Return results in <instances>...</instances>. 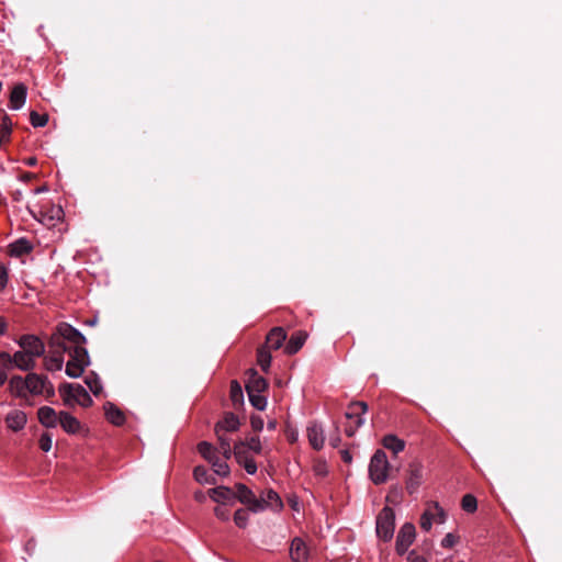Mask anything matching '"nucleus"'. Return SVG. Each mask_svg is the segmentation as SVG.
I'll use <instances>...</instances> for the list:
<instances>
[{
    "mask_svg": "<svg viewBox=\"0 0 562 562\" xmlns=\"http://www.w3.org/2000/svg\"><path fill=\"white\" fill-rule=\"evenodd\" d=\"M340 454L345 463H350L352 461V457L348 450H341Z\"/></svg>",
    "mask_w": 562,
    "mask_h": 562,
    "instance_id": "obj_57",
    "label": "nucleus"
},
{
    "mask_svg": "<svg viewBox=\"0 0 562 562\" xmlns=\"http://www.w3.org/2000/svg\"><path fill=\"white\" fill-rule=\"evenodd\" d=\"M416 537L415 526L412 522H405L396 537L395 550L397 554L403 555L414 542Z\"/></svg>",
    "mask_w": 562,
    "mask_h": 562,
    "instance_id": "obj_11",
    "label": "nucleus"
},
{
    "mask_svg": "<svg viewBox=\"0 0 562 562\" xmlns=\"http://www.w3.org/2000/svg\"><path fill=\"white\" fill-rule=\"evenodd\" d=\"M36 178L35 173L32 172H23L20 177L21 181L27 182Z\"/></svg>",
    "mask_w": 562,
    "mask_h": 562,
    "instance_id": "obj_56",
    "label": "nucleus"
},
{
    "mask_svg": "<svg viewBox=\"0 0 562 562\" xmlns=\"http://www.w3.org/2000/svg\"><path fill=\"white\" fill-rule=\"evenodd\" d=\"M461 507L467 513H474L477 508V501L472 494H465L462 497Z\"/></svg>",
    "mask_w": 562,
    "mask_h": 562,
    "instance_id": "obj_37",
    "label": "nucleus"
},
{
    "mask_svg": "<svg viewBox=\"0 0 562 562\" xmlns=\"http://www.w3.org/2000/svg\"><path fill=\"white\" fill-rule=\"evenodd\" d=\"M246 391L247 393H262L268 387V382L259 375L256 369H249L246 372Z\"/></svg>",
    "mask_w": 562,
    "mask_h": 562,
    "instance_id": "obj_13",
    "label": "nucleus"
},
{
    "mask_svg": "<svg viewBox=\"0 0 562 562\" xmlns=\"http://www.w3.org/2000/svg\"><path fill=\"white\" fill-rule=\"evenodd\" d=\"M250 424L255 431H261L263 428V419L258 415H251Z\"/></svg>",
    "mask_w": 562,
    "mask_h": 562,
    "instance_id": "obj_50",
    "label": "nucleus"
},
{
    "mask_svg": "<svg viewBox=\"0 0 562 562\" xmlns=\"http://www.w3.org/2000/svg\"><path fill=\"white\" fill-rule=\"evenodd\" d=\"M215 434L218 439V445H220L218 449H220L221 453L223 454V457L226 460L231 459V457L233 456V450L231 448L229 440L227 438H225L224 434L220 432V427H215Z\"/></svg>",
    "mask_w": 562,
    "mask_h": 562,
    "instance_id": "obj_34",
    "label": "nucleus"
},
{
    "mask_svg": "<svg viewBox=\"0 0 562 562\" xmlns=\"http://www.w3.org/2000/svg\"><path fill=\"white\" fill-rule=\"evenodd\" d=\"M341 439L339 436L338 426H336V434L330 437L329 442L334 448H337L340 443Z\"/></svg>",
    "mask_w": 562,
    "mask_h": 562,
    "instance_id": "obj_54",
    "label": "nucleus"
},
{
    "mask_svg": "<svg viewBox=\"0 0 562 562\" xmlns=\"http://www.w3.org/2000/svg\"><path fill=\"white\" fill-rule=\"evenodd\" d=\"M234 521L239 528H245L248 524L247 509L238 508L234 514Z\"/></svg>",
    "mask_w": 562,
    "mask_h": 562,
    "instance_id": "obj_43",
    "label": "nucleus"
},
{
    "mask_svg": "<svg viewBox=\"0 0 562 562\" xmlns=\"http://www.w3.org/2000/svg\"><path fill=\"white\" fill-rule=\"evenodd\" d=\"M207 494L211 499L223 505L232 504L234 499L233 490L223 485L210 488Z\"/></svg>",
    "mask_w": 562,
    "mask_h": 562,
    "instance_id": "obj_16",
    "label": "nucleus"
},
{
    "mask_svg": "<svg viewBox=\"0 0 562 562\" xmlns=\"http://www.w3.org/2000/svg\"><path fill=\"white\" fill-rule=\"evenodd\" d=\"M375 525L376 536L385 542L390 541L395 528L394 510L389 506L383 507L376 517Z\"/></svg>",
    "mask_w": 562,
    "mask_h": 562,
    "instance_id": "obj_6",
    "label": "nucleus"
},
{
    "mask_svg": "<svg viewBox=\"0 0 562 562\" xmlns=\"http://www.w3.org/2000/svg\"><path fill=\"white\" fill-rule=\"evenodd\" d=\"M11 196L14 202H21L23 200V193L21 190L12 191Z\"/></svg>",
    "mask_w": 562,
    "mask_h": 562,
    "instance_id": "obj_55",
    "label": "nucleus"
},
{
    "mask_svg": "<svg viewBox=\"0 0 562 562\" xmlns=\"http://www.w3.org/2000/svg\"><path fill=\"white\" fill-rule=\"evenodd\" d=\"M432 526L431 514L429 510H425L420 517V528L424 531H430Z\"/></svg>",
    "mask_w": 562,
    "mask_h": 562,
    "instance_id": "obj_47",
    "label": "nucleus"
},
{
    "mask_svg": "<svg viewBox=\"0 0 562 562\" xmlns=\"http://www.w3.org/2000/svg\"><path fill=\"white\" fill-rule=\"evenodd\" d=\"M198 451L209 462L217 458L216 449L207 441H201L198 445Z\"/></svg>",
    "mask_w": 562,
    "mask_h": 562,
    "instance_id": "obj_35",
    "label": "nucleus"
},
{
    "mask_svg": "<svg viewBox=\"0 0 562 562\" xmlns=\"http://www.w3.org/2000/svg\"><path fill=\"white\" fill-rule=\"evenodd\" d=\"M252 459L248 456L243 458L241 460H236L238 464L243 465L245 468V464H247V461H251Z\"/></svg>",
    "mask_w": 562,
    "mask_h": 562,
    "instance_id": "obj_63",
    "label": "nucleus"
},
{
    "mask_svg": "<svg viewBox=\"0 0 562 562\" xmlns=\"http://www.w3.org/2000/svg\"><path fill=\"white\" fill-rule=\"evenodd\" d=\"M52 436L48 432H44L38 441L40 448L45 452L49 451L52 448Z\"/></svg>",
    "mask_w": 562,
    "mask_h": 562,
    "instance_id": "obj_48",
    "label": "nucleus"
},
{
    "mask_svg": "<svg viewBox=\"0 0 562 562\" xmlns=\"http://www.w3.org/2000/svg\"><path fill=\"white\" fill-rule=\"evenodd\" d=\"M252 459L248 456L243 458L241 460H236L238 464L243 465L245 468V464H247V461H251Z\"/></svg>",
    "mask_w": 562,
    "mask_h": 562,
    "instance_id": "obj_64",
    "label": "nucleus"
},
{
    "mask_svg": "<svg viewBox=\"0 0 562 562\" xmlns=\"http://www.w3.org/2000/svg\"><path fill=\"white\" fill-rule=\"evenodd\" d=\"M459 542V536L456 533L449 532L445 536L441 541V547L446 549H450L454 547Z\"/></svg>",
    "mask_w": 562,
    "mask_h": 562,
    "instance_id": "obj_46",
    "label": "nucleus"
},
{
    "mask_svg": "<svg viewBox=\"0 0 562 562\" xmlns=\"http://www.w3.org/2000/svg\"><path fill=\"white\" fill-rule=\"evenodd\" d=\"M58 423L60 424L63 429L68 434H76L80 429V422L67 412L59 413Z\"/></svg>",
    "mask_w": 562,
    "mask_h": 562,
    "instance_id": "obj_25",
    "label": "nucleus"
},
{
    "mask_svg": "<svg viewBox=\"0 0 562 562\" xmlns=\"http://www.w3.org/2000/svg\"><path fill=\"white\" fill-rule=\"evenodd\" d=\"M214 514L218 519L223 521L229 520V512L221 506H216L214 508Z\"/></svg>",
    "mask_w": 562,
    "mask_h": 562,
    "instance_id": "obj_51",
    "label": "nucleus"
},
{
    "mask_svg": "<svg viewBox=\"0 0 562 562\" xmlns=\"http://www.w3.org/2000/svg\"><path fill=\"white\" fill-rule=\"evenodd\" d=\"M233 456L236 460H241L243 458L248 456V449L243 443V440H239L235 443L233 449Z\"/></svg>",
    "mask_w": 562,
    "mask_h": 562,
    "instance_id": "obj_45",
    "label": "nucleus"
},
{
    "mask_svg": "<svg viewBox=\"0 0 562 562\" xmlns=\"http://www.w3.org/2000/svg\"><path fill=\"white\" fill-rule=\"evenodd\" d=\"M12 367L22 371H31L36 366V360L32 359L23 349L11 356Z\"/></svg>",
    "mask_w": 562,
    "mask_h": 562,
    "instance_id": "obj_17",
    "label": "nucleus"
},
{
    "mask_svg": "<svg viewBox=\"0 0 562 562\" xmlns=\"http://www.w3.org/2000/svg\"><path fill=\"white\" fill-rule=\"evenodd\" d=\"M70 357L66 363V374L69 378H79L90 364V357L87 349H68Z\"/></svg>",
    "mask_w": 562,
    "mask_h": 562,
    "instance_id": "obj_4",
    "label": "nucleus"
},
{
    "mask_svg": "<svg viewBox=\"0 0 562 562\" xmlns=\"http://www.w3.org/2000/svg\"><path fill=\"white\" fill-rule=\"evenodd\" d=\"M24 164L29 167H33L37 164L36 157H29L24 160Z\"/></svg>",
    "mask_w": 562,
    "mask_h": 562,
    "instance_id": "obj_60",
    "label": "nucleus"
},
{
    "mask_svg": "<svg viewBox=\"0 0 562 562\" xmlns=\"http://www.w3.org/2000/svg\"><path fill=\"white\" fill-rule=\"evenodd\" d=\"M238 417L233 413H226L223 420L218 422L215 427H220V432L236 431L239 428Z\"/></svg>",
    "mask_w": 562,
    "mask_h": 562,
    "instance_id": "obj_27",
    "label": "nucleus"
},
{
    "mask_svg": "<svg viewBox=\"0 0 562 562\" xmlns=\"http://www.w3.org/2000/svg\"><path fill=\"white\" fill-rule=\"evenodd\" d=\"M12 368L11 355L5 351L0 352V386L8 380L7 371Z\"/></svg>",
    "mask_w": 562,
    "mask_h": 562,
    "instance_id": "obj_31",
    "label": "nucleus"
},
{
    "mask_svg": "<svg viewBox=\"0 0 562 562\" xmlns=\"http://www.w3.org/2000/svg\"><path fill=\"white\" fill-rule=\"evenodd\" d=\"M58 391L63 397L64 404L67 406H74L75 402L82 407H90L93 404L91 396L80 384L65 382L59 385Z\"/></svg>",
    "mask_w": 562,
    "mask_h": 562,
    "instance_id": "obj_2",
    "label": "nucleus"
},
{
    "mask_svg": "<svg viewBox=\"0 0 562 562\" xmlns=\"http://www.w3.org/2000/svg\"><path fill=\"white\" fill-rule=\"evenodd\" d=\"M307 439L310 445L315 450H321L324 447L325 434L321 424L311 422L306 428Z\"/></svg>",
    "mask_w": 562,
    "mask_h": 562,
    "instance_id": "obj_14",
    "label": "nucleus"
},
{
    "mask_svg": "<svg viewBox=\"0 0 562 562\" xmlns=\"http://www.w3.org/2000/svg\"><path fill=\"white\" fill-rule=\"evenodd\" d=\"M368 411V404L366 402H352L348 406V411L346 412L345 416L347 419L356 418V426H346L345 427V434L348 437H352L357 429L363 425V419L361 418V415L364 414Z\"/></svg>",
    "mask_w": 562,
    "mask_h": 562,
    "instance_id": "obj_8",
    "label": "nucleus"
},
{
    "mask_svg": "<svg viewBox=\"0 0 562 562\" xmlns=\"http://www.w3.org/2000/svg\"><path fill=\"white\" fill-rule=\"evenodd\" d=\"M257 362L262 371L268 372L271 363V353L265 346L259 347L257 350Z\"/></svg>",
    "mask_w": 562,
    "mask_h": 562,
    "instance_id": "obj_33",
    "label": "nucleus"
},
{
    "mask_svg": "<svg viewBox=\"0 0 562 562\" xmlns=\"http://www.w3.org/2000/svg\"><path fill=\"white\" fill-rule=\"evenodd\" d=\"M258 502L261 503V512L268 507L277 509H281L283 507V503L279 494L271 488L263 492L261 497L258 498Z\"/></svg>",
    "mask_w": 562,
    "mask_h": 562,
    "instance_id": "obj_20",
    "label": "nucleus"
},
{
    "mask_svg": "<svg viewBox=\"0 0 562 562\" xmlns=\"http://www.w3.org/2000/svg\"><path fill=\"white\" fill-rule=\"evenodd\" d=\"M423 482V465L419 462H412L408 465L405 480V487L409 494L417 492Z\"/></svg>",
    "mask_w": 562,
    "mask_h": 562,
    "instance_id": "obj_12",
    "label": "nucleus"
},
{
    "mask_svg": "<svg viewBox=\"0 0 562 562\" xmlns=\"http://www.w3.org/2000/svg\"><path fill=\"white\" fill-rule=\"evenodd\" d=\"M313 471L317 476H326L328 473L326 461L323 459H316L313 464Z\"/></svg>",
    "mask_w": 562,
    "mask_h": 562,
    "instance_id": "obj_44",
    "label": "nucleus"
},
{
    "mask_svg": "<svg viewBox=\"0 0 562 562\" xmlns=\"http://www.w3.org/2000/svg\"><path fill=\"white\" fill-rule=\"evenodd\" d=\"M37 417L40 423L47 428L56 427L59 420V415H57L56 411L49 406H42L38 408Z\"/></svg>",
    "mask_w": 562,
    "mask_h": 562,
    "instance_id": "obj_18",
    "label": "nucleus"
},
{
    "mask_svg": "<svg viewBox=\"0 0 562 562\" xmlns=\"http://www.w3.org/2000/svg\"><path fill=\"white\" fill-rule=\"evenodd\" d=\"M206 496L202 491H196L194 493V499L199 503H203L205 501Z\"/></svg>",
    "mask_w": 562,
    "mask_h": 562,
    "instance_id": "obj_59",
    "label": "nucleus"
},
{
    "mask_svg": "<svg viewBox=\"0 0 562 562\" xmlns=\"http://www.w3.org/2000/svg\"><path fill=\"white\" fill-rule=\"evenodd\" d=\"M8 323L4 317L0 316V335H4L7 333Z\"/></svg>",
    "mask_w": 562,
    "mask_h": 562,
    "instance_id": "obj_58",
    "label": "nucleus"
},
{
    "mask_svg": "<svg viewBox=\"0 0 562 562\" xmlns=\"http://www.w3.org/2000/svg\"><path fill=\"white\" fill-rule=\"evenodd\" d=\"M249 402L254 407L263 411L267 406V398L260 393H248Z\"/></svg>",
    "mask_w": 562,
    "mask_h": 562,
    "instance_id": "obj_39",
    "label": "nucleus"
},
{
    "mask_svg": "<svg viewBox=\"0 0 562 562\" xmlns=\"http://www.w3.org/2000/svg\"><path fill=\"white\" fill-rule=\"evenodd\" d=\"M27 417L22 411H12L5 417V423L13 431H19L24 428Z\"/></svg>",
    "mask_w": 562,
    "mask_h": 562,
    "instance_id": "obj_22",
    "label": "nucleus"
},
{
    "mask_svg": "<svg viewBox=\"0 0 562 562\" xmlns=\"http://www.w3.org/2000/svg\"><path fill=\"white\" fill-rule=\"evenodd\" d=\"M9 385L11 390H15L18 393L26 390V376L14 375L10 379Z\"/></svg>",
    "mask_w": 562,
    "mask_h": 562,
    "instance_id": "obj_41",
    "label": "nucleus"
},
{
    "mask_svg": "<svg viewBox=\"0 0 562 562\" xmlns=\"http://www.w3.org/2000/svg\"><path fill=\"white\" fill-rule=\"evenodd\" d=\"M383 446L389 449V450H392L395 454L403 451L404 448H405V442L397 438L396 436L394 435H386L384 438H383Z\"/></svg>",
    "mask_w": 562,
    "mask_h": 562,
    "instance_id": "obj_32",
    "label": "nucleus"
},
{
    "mask_svg": "<svg viewBox=\"0 0 562 562\" xmlns=\"http://www.w3.org/2000/svg\"><path fill=\"white\" fill-rule=\"evenodd\" d=\"M9 254L13 257H21L32 251L33 246L26 238H20L9 245Z\"/></svg>",
    "mask_w": 562,
    "mask_h": 562,
    "instance_id": "obj_26",
    "label": "nucleus"
},
{
    "mask_svg": "<svg viewBox=\"0 0 562 562\" xmlns=\"http://www.w3.org/2000/svg\"><path fill=\"white\" fill-rule=\"evenodd\" d=\"M290 555L293 562H307V548L301 538H294L292 540Z\"/></svg>",
    "mask_w": 562,
    "mask_h": 562,
    "instance_id": "obj_19",
    "label": "nucleus"
},
{
    "mask_svg": "<svg viewBox=\"0 0 562 562\" xmlns=\"http://www.w3.org/2000/svg\"><path fill=\"white\" fill-rule=\"evenodd\" d=\"M104 413L106 419L115 426H122L125 423L124 413L111 402L104 404Z\"/></svg>",
    "mask_w": 562,
    "mask_h": 562,
    "instance_id": "obj_21",
    "label": "nucleus"
},
{
    "mask_svg": "<svg viewBox=\"0 0 562 562\" xmlns=\"http://www.w3.org/2000/svg\"><path fill=\"white\" fill-rule=\"evenodd\" d=\"M26 390L33 395L43 394L48 401L55 396L54 385L44 374L30 372L26 375Z\"/></svg>",
    "mask_w": 562,
    "mask_h": 562,
    "instance_id": "obj_5",
    "label": "nucleus"
},
{
    "mask_svg": "<svg viewBox=\"0 0 562 562\" xmlns=\"http://www.w3.org/2000/svg\"><path fill=\"white\" fill-rule=\"evenodd\" d=\"M8 283L7 269L0 263V290H4Z\"/></svg>",
    "mask_w": 562,
    "mask_h": 562,
    "instance_id": "obj_52",
    "label": "nucleus"
},
{
    "mask_svg": "<svg viewBox=\"0 0 562 562\" xmlns=\"http://www.w3.org/2000/svg\"><path fill=\"white\" fill-rule=\"evenodd\" d=\"M235 488L236 492L234 493V498L246 505L248 510L252 513L261 512V503L258 502V497L250 488L243 483H237Z\"/></svg>",
    "mask_w": 562,
    "mask_h": 562,
    "instance_id": "obj_9",
    "label": "nucleus"
},
{
    "mask_svg": "<svg viewBox=\"0 0 562 562\" xmlns=\"http://www.w3.org/2000/svg\"><path fill=\"white\" fill-rule=\"evenodd\" d=\"M48 191V187L46 184L42 186V187H38L36 189H34V194H40V193H43V192H46Z\"/></svg>",
    "mask_w": 562,
    "mask_h": 562,
    "instance_id": "obj_62",
    "label": "nucleus"
},
{
    "mask_svg": "<svg viewBox=\"0 0 562 562\" xmlns=\"http://www.w3.org/2000/svg\"><path fill=\"white\" fill-rule=\"evenodd\" d=\"M193 476L196 482L201 484H216V477L207 472V469L203 465H198L193 470Z\"/></svg>",
    "mask_w": 562,
    "mask_h": 562,
    "instance_id": "obj_30",
    "label": "nucleus"
},
{
    "mask_svg": "<svg viewBox=\"0 0 562 562\" xmlns=\"http://www.w3.org/2000/svg\"><path fill=\"white\" fill-rule=\"evenodd\" d=\"M86 337L68 323H60L48 340V346L68 347V349H86Z\"/></svg>",
    "mask_w": 562,
    "mask_h": 562,
    "instance_id": "obj_1",
    "label": "nucleus"
},
{
    "mask_svg": "<svg viewBox=\"0 0 562 562\" xmlns=\"http://www.w3.org/2000/svg\"><path fill=\"white\" fill-rule=\"evenodd\" d=\"M11 126H12V123H11L10 117L8 115H4L2 117V123L0 124V131H1L2 136H10Z\"/></svg>",
    "mask_w": 562,
    "mask_h": 562,
    "instance_id": "obj_49",
    "label": "nucleus"
},
{
    "mask_svg": "<svg viewBox=\"0 0 562 562\" xmlns=\"http://www.w3.org/2000/svg\"><path fill=\"white\" fill-rule=\"evenodd\" d=\"M30 121L31 124L34 127H43L48 122V115L47 114H40L36 111H32L30 114Z\"/></svg>",
    "mask_w": 562,
    "mask_h": 562,
    "instance_id": "obj_42",
    "label": "nucleus"
},
{
    "mask_svg": "<svg viewBox=\"0 0 562 562\" xmlns=\"http://www.w3.org/2000/svg\"><path fill=\"white\" fill-rule=\"evenodd\" d=\"M66 352H68V347L49 346L48 353L43 356L44 369L49 372L61 370Z\"/></svg>",
    "mask_w": 562,
    "mask_h": 562,
    "instance_id": "obj_10",
    "label": "nucleus"
},
{
    "mask_svg": "<svg viewBox=\"0 0 562 562\" xmlns=\"http://www.w3.org/2000/svg\"><path fill=\"white\" fill-rule=\"evenodd\" d=\"M85 383L88 385L93 395L98 396L102 392V384L99 376L94 372H90L85 378Z\"/></svg>",
    "mask_w": 562,
    "mask_h": 562,
    "instance_id": "obj_36",
    "label": "nucleus"
},
{
    "mask_svg": "<svg viewBox=\"0 0 562 562\" xmlns=\"http://www.w3.org/2000/svg\"><path fill=\"white\" fill-rule=\"evenodd\" d=\"M391 464L386 453L379 449L374 452L369 464V477L375 485L384 484L390 477Z\"/></svg>",
    "mask_w": 562,
    "mask_h": 562,
    "instance_id": "obj_3",
    "label": "nucleus"
},
{
    "mask_svg": "<svg viewBox=\"0 0 562 562\" xmlns=\"http://www.w3.org/2000/svg\"><path fill=\"white\" fill-rule=\"evenodd\" d=\"M277 425H278L277 420L276 419H271V420L268 422L267 428L269 430H274L277 428Z\"/></svg>",
    "mask_w": 562,
    "mask_h": 562,
    "instance_id": "obj_61",
    "label": "nucleus"
},
{
    "mask_svg": "<svg viewBox=\"0 0 562 562\" xmlns=\"http://www.w3.org/2000/svg\"><path fill=\"white\" fill-rule=\"evenodd\" d=\"M210 463L212 464L215 474L222 475V476H227L229 474V467H228V464L225 461H221L218 459V457L215 458Z\"/></svg>",
    "mask_w": 562,
    "mask_h": 562,
    "instance_id": "obj_40",
    "label": "nucleus"
},
{
    "mask_svg": "<svg viewBox=\"0 0 562 562\" xmlns=\"http://www.w3.org/2000/svg\"><path fill=\"white\" fill-rule=\"evenodd\" d=\"M286 339V331L283 327H273L266 337V344L263 345L267 349L278 350L280 349Z\"/></svg>",
    "mask_w": 562,
    "mask_h": 562,
    "instance_id": "obj_15",
    "label": "nucleus"
},
{
    "mask_svg": "<svg viewBox=\"0 0 562 562\" xmlns=\"http://www.w3.org/2000/svg\"><path fill=\"white\" fill-rule=\"evenodd\" d=\"M243 443H245V447L248 450H251L257 454H260L262 452V446L258 436L246 438L245 440H243Z\"/></svg>",
    "mask_w": 562,
    "mask_h": 562,
    "instance_id": "obj_38",
    "label": "nucleus"
},
{
    "mask_svg": "<svg viewBox=\"0 0 562 562\" xmlns=\"http://www.w3.org/2000/svg\"><path fill=\"white\" fill-rule=\"evenodd\" d=\"M306 338L307 334L305 331H295L285 345V352L288 355L296 353L303 347Z\"/></svg>",
    "mask_w": 562,
    "mask_h": 562,
    "instance_id": "obj_24",
    "label": "nucleus"
},
{
    "mask_svg": "<svg viewBox=\"0 0 562 562\" xmlns=\"http://www.w3.org/2000/svg\"><path fill=\"white\" fill-rule=\"evenodd\" d=\"M18 345L34 360L45 355V345L35 335H22L18 340Z\"/></svg>",
    "mask_w": 562,
    "mask_h": 562,
    "instance_id": "obj_7",
    "label": "nucleus"
},
{
    "mask_svg": "<svg viewBox=\"0 0 562 562\" xmlns=\"http://www.w3.org/2000/svg\"><path fill=\"white\" fill-rule=\"evenodd\" d=\"M26 87L23 83H18L13 87L10 94V104L14 110L21 109L26 100Z\"/></svg>",
    "mask_w": 562,
    "mask_h": 562,
    "instance_id": "obj_23",
    "label": "nucleus"
},
{
    "mask_svg": "<svg viewBox=\"0 0 562 562\" xmlns=\"http://www.w3.org/2000/svg\"><path fill=\"white\" fill-rule=\"evenodd\" d=\"M244 469L248 474H255L257 472V464L254 459L251 461H247Z\"/></svg>",
    "mask_w": 562,
    "mask_h": 562,
    "instance_id": "obj_53",
    "label": "nucleus"
},
{
    "mask_svg": "<svg viewBox=\"0 0 562 562\" xmlns=\"http://www.w3.org/2000/svg\"><path fill=\"white\" fill-rule=\"evenodd\" d=\"M425 510L430 512L432 522L435 521L437 524H443L447 519V513L439 505L438 502H435V501L428 502Z\"/></svg>",
    "mask_w": 562,
    "mask_h": 562,
    "instance_id": "obj_28",
    "label": "nucleus"
},
{
    "mask_svg": "<svg viewBox=\"0 0 562 562\" xmlns=\"http://www.w3.org/2000/svg\"><path fill=\"white\" fill-rule=\"evenodd\" d=\"M229 397L235 409H238L240 406L244 405L243 389L241 385L236 380H233L231 382Z\"/></svg>",
    "mask_w": 562,
    "mask_h": 562,
    "instance_id": "obj_29",
    "label": "nucleus"
}]
</instances>
